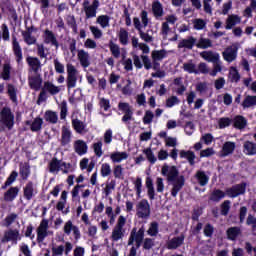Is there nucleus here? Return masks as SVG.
<instances>
[{"mask_svg":"<svg viewBox=\"0 0 256 256\" xmlns=\"http://www.w3.org/2000/svg\"><path fill=\"white\" fill-rule=\"evenodd\" d=\"M119 41L122 45H127L129 43V32L124 28H121L118 34Z\"/></svg>","mask_w":256,"mask_h":256,"instance_id":"6e6d98bb","label":"nucleus"},{"mask_svg":"<svg viewBox=\"0 0 256 256\" xmlns=\"http://www.w3.org/2000/svg\"><path fill=\"white\" fill-rule=\"evenodd\" d=\"M144 155H146L149 163L152 165H155L157 163V157H155V154L153 153V150L151 148H146L143 150Z\"/></svg>","mask_w":256,"mask_h":256,"instance_id":"0e129e2a","label":"nucleus"},{"mask_svg":"<svg viewBox=\"0 0 256 256\" xmlns=\"http://www.w3.org/2000/svg\"><path fill=\"white\" fill-rule=\"evenodd\" d=\"M185 241V236L180 235L178 237L172 238L168 244L167 248L168 249H177L178 247H181L183 245V242Z\"/></svg>","mask_w":256,"mask_h":256,"instance_id":"7c9ffc66","label":"nucleus"},{"mask_svg":"<svg viewBox=\"0 0 256 256\" xmlns=\"http://www.w3.org/2000/svg\"><path fill=\"white\" fill-rule=\"evenodd\" d=\"M239 235H241V229L239 227H231L227 230V237L230 241H235Z\"/></svg>","mask_w":256,"mask_h":256,"instance_id":"de8ad7c7","label":"nucleus"},{"mask_svg":"<svg viewBox=\"0 0 256 256\" xmlns=\"http://www.w3.org/2000/svg\"><path fill=\"white\" fill-rule=\"evenodd\" d=\"M145 185L147 189V195L150 201H153V199H155V186L153 185V179H151V177H147Z\"/></svg>","mask_w":256,"mask_h":256,"instance_id":"2f4dec72","label":"nucleus"},{"mask_svg":"<svg viewBox=\"0 0 256 256\" xmlns=\"http://www.w3.org/2000/svg\"><path fill=\"white\" fill-rule=\"evenodd\" d=\"M28 83L30 88L34 91H40L41 86L43 85V78L39 74L30 75L28 78Z\"/></svg>","mask_w":256,"mask_h":256,"instance_id":"a211bd4d","label":"nucleus"},{"mask_svg":"<svg viewBox=\"0 0 256 256\" xmlns=\"http://www.w3.org/2000/svg\"><path fill=\"white\" fill-rule=\"evenodd\" d=\"M93 150L96 155V157H102L103 156V142L99 140L98 142H95L93 144Z\"/></svg>","mask_w":256,"mask_h":256,"instance_id":"338daca9","label":"nucleus"},{"mask_svg":"<svg viewBox=\"0 0 256 256\" xmlns=\"http://www.w3.org/2000/svg\"><path fill=\"white\" fill-rule=\"evenodd\" d=\"M22 37L26 45H35L37 43V38L33 36L31 30L23 31Z\"/></svg>","mask_w":256,"mask_h":256,"instance_id":"c9c22d12","label":"nucleus"},{"mask_svg":"<svg viewBox=\"0 0 256 256\" xmlns=\"http://www.w3.org/2000/svg\"><path fill=\"white\" fill-rule=\"evenodd\" d=\"M134 189L136 191L137 197L141 199V193H143V180L141 177H137L134 181Z\"/></svg>","mask_w":256,"mask_h":256,"instance_id":"5fc2aeb1","label":"nucleus"},{"mask_svg":"<svg viewBox=\"0 0 256 256\" xmlns=\"http://www.w3.org/2000/svg\"><path fill=\"white\" fill-rule=\"evenodd\" d=\"M111 173H112L111 164L103 163L100 168L101 177H109Z\"/></svg>","mask_w":256,"mask_h":256,"instance_id":"69168bd1","label":"nucleus"},{"mask_svg":"<svg viewBox=\"0 0 256 256\" xmlns=\"http://www.w3.org/2000/svg\"><path fill=\"white\" fill-rule=\"evenodd\" d=\"M196 47L198 49H209V47H213V43L209 38H200L198 42H196Z\"/></svg>","mask_w":256,"mask_h":256,"instance_id":"8fccbe9b","label":"nucleus"},{"mask_svg":"<svg viewBox=\"0 0 256 256\" xmlns=\"http://www.w3.org/2000/svg\"><path fill=\"white\" fill-rule=\"evenodd\" d=\"M234 127L236 129H245L247 127V119L243 116H236L234 118Z\"/></svg>","mask_w":256,"mask_h":256,"instance_id":"09e8293b","label":"nucleus"},{"mask_svg":"<svg viewBox=\"0 0 256 256\" xmlns=\"http://www.w3.org/2000/svg\"><path fill=\"white\" fill-rule=\"evenodd\" d=\"M20 252L22 254H19V256H32L31 255V249H29V245L25 243H21L19 246Z\"/></svg>","mask_w":256,"mask_h":256,"instance_id":"774afa93","label":"nucleus"},{"mask_svg":"<svg viewBox=\"0 0 256 256\" xmlns=\"http://www.w3.org/2000/svg\"><path fill=\"white\" fill-rule=\"evenodd\" d=\"M239 48L236 45H232L227 47L222 52V57L226 63H233V61H237V55H238Z\"/></svg>","mask_w":256,"mask_h":256,"instance_id":"9b49d317","label":"nucleus"},{"mask_svg":"<svg viewBox=\"0 0 256 256\" xmlns=\"http://www.w3.org/2000/svg\"><path fill=\"white\" fill-rule=\"evenodd\" d=\"M19 219V215L15 213H10L8 216L5 217L4 219V227H11L15 221Z\"/></svg>","mask_w":256,"mask_h":256,"instance_id":"bf43d9fd","label":"nucleus"},{"mask_svg":"<svg viewBox=\"0 0 256 256\" xmlns=\"http://www.w3.org/2000/svg\"><path fill=\"white\" fill-rule=\"evenodd\" d=\"M44 43L47 45H52V47H55L56 49H59V42L57 41V37L51 30H45L44 31Z\"/></svg>","mask_w":256,"mask_h":256,"instance_id":"4be33fe9","label":"nucleus"},{"mask_svg":"<svg viewBox=\"0 0 256 256\" xmlns=\"http://www.w3.org/2000/svg\"><path fill=\"white\" fill-rule=\"evenodd\" d=\"M161 174L163 177H166L168 183H171L172 185V197H177L179 191L185 187V177L183 175H179V169H177V166H170L168 164H164L162 166Z\"/></svg>","mask_w":256,"mask_h":256,"instance_id":"f257e3e1","label":"nucleus"},{"mask_svg":"<svg viewBox=\"0 0 256 256\" xmlns=\"http://www.w3.org/2000/svg\"><path fill=\"white\" fill-rule=\"evenodd\" d=\"M71 139H73V132L71 131V127L62 126L60 138V143L62 147L69 145V143H71Z\"/></svg>","mask_w":256,"mask_h":256,"instance_id":"f3484780","label":"nucleus"},{"mask_svg":"<svg viewBox=\"0 0 256 256\" xmlns=\"http://www.w3.org/2000/svg\"><path fill=\"white\" fill-rule=\"evenodd\" d=\"M73 147L77 155H85L87 153V143L83 140L74 141Z\"/></svg>","mask_w":256,"mask_h":256,"instance_id":"cd10ccee","label":"nucleus"},{"mask_svg":"<svg viewBox=\"0 0 256 256\" xmlns=\"http://www.w3.org/2000/svg\"><path fill=\"white\" fill-rule=\"evenodd\" d=\"M46 93L50 95H57L61 93V87L56 86L53 82L46 81L44 82L43 88Z\"/></svg>","mask_w":256,"mask_h":256,"instance_id":"c85d7f7f","label":"nucleus"},{"mask_svg":"<svg viewBox=\"0 0 256 256\" xmlns=\"http://www.w3.org/2000/svg\"><path fill=\"white\" fill-rule=\"evenodd\" d=\"M200 57L204 59V61H207L208 63H218L221 61V55L219 53L214 51H204L200 53Z\"/></svg>","mask_w":256,"mask_h":256,"instance_id":"aec40b11","label":"nucleus"},{"mask_svg":"<svg viewBox=\"0 0 256 256\" xmlns=\"http://www.w3.org/2000/svg\"><path fill=\"white\" fill-rule=\"evenodd\" d=\"M48 169L50 173H53V175H58L59 171H62V173L67 175V173H69V164L57 158H52L48 163Z\"/></svg>","mask_w":256,"mask_h":256,"instance_id":"39448f33","label":"nucleus"},{"mask_svg":"<svg viewBox=\"0 0 256 256\" xmlns=\"http://www.w3.org/2000/svg\"><path fill=\"white\" fill-rule=\"evenodd\" d=\"M99 0H93L90 4L89 1L83 2V9L86 15V19H93L97 17V10L99 9Z\"/></svg>","mask_w":256,"mask_h":256,"instance_id":"9d476101","label":"nucleus"},{"mask_svg":"<svg viewBox=\"0 0 256 256\" xmlns=\"http://www.w3.org/2000/svg\"><path fill=\"white\" fill-rule=\"evenodd\" d=\"M80 169L82 171H85V169L88 171V173H91L93 169H95V162H90L89 163V158H83L80 161Z\"/></svg>","mask_w":256,"mask_h":256,"instance_id":"79ce46f5","label":"nucleus"},{"mask_svg":"<svg viewBox=\"0 0 256 256\" xmlns=\"http://www.w3.org/2000/svg\"><path fill=\"white\" fill-rule=\"evenodd\" d=\"M12 49L16 57L17 63L23 61V50L21 49V45L19 44V41H17V37L15 36H12Z\"/></svg>","mask_w":256,"mask_h":256,"instance_id":"5701e85b","label":"nucleus"},{"mask_svg":"<svg viewBox=\"0 0 256 256\" xmlns=\"http://www.w3.org/2000/svg\"><path fill=\"white\" fill-rule=\"evenodd\" d=\"M73 251V244L71 242H65L63 245H58L52 247V256H62L63 253L65 256H71L69 253Z\"/></svg>","mask_w":256,"mask_h":256,"instance_id":"f8f14e48","label":"nucleus"},{"mask_svg":"<svg viewBox=\"0 0 256 256\" xmlns=\"http://www.w3.org/2000/svg\"><path fill=\"white\" fill-rule=\"evenodd\" d=\"M29 175H31V166L27 163L20 166V176L23 181H27L29 179Z\"/></svg>","mask_w":256,"mask_h":256,"instance_id":"49530a36","label":"nucleus"},{"mask_svg":"<svg viewBox=\"0 0 256 256\" xmlns=\"http://www.w3.org/2000/svg\"><path fill=\"white\" fill-rule=\"evenodd\" d=\"M152 12L154 17L159 18V17H163V4H161V2L159 1H154L152 3Z\"/></svg>","mask_w":256,"mask_h":256,"instance_id":"4c0bfd02","label":"nucleus"},{"mask_svg":"<svg viewBox=\"0 0 256 256\" xmlns=\"http://www.w3.org/2000/svg\"><path fill=\"white\" fill-rule=\"evenodd\" d=\"M195 177L201 187H205L209 183V176L204 171H198Z\"/></svg>","mask_w":256,"mask_h":256,"instance_id":"a18cd8bd","label":"nucleus"},{"mask_svg":"<svg viewBox=\"0 0 256 256\" xmlns=\"http://www.w3.org/2000/svg\"><path fill=\"white\" fill-rule=\"evenodd\" d=\"M246 189H247L246 183L237 184L231 188H228L226 190V195L232 198L239 197V195H244Z\"/></svg>","mask_w":256,"mask_h":256,"instance_id":"dca6fc26","label":"nucleus"},{"mask_svg":"<svg viewBox=\"0 0 256 256\" xmlns=\"http://www.w3.org/2000/svg\"><path fill=\"white\" fill-rule=\"evenodd\" d=\"M26 125H30V129L33 132L41 131V127H43V120L37 117L32 122L27 121Z\"/></svg>","mask_w":256,"mask_h":256,"instance_id":"e433bc0d","label":"nucleus"},{"mask_svg":"<svg viewBox=\"0 0 256 256\" xmlns=\"http://www.w3.org/2000/svg\"><path fill=\"white\" fill-rule=\"evenodd\" d=\"M225 23H226L225 29L231 30L233 29V27H235V25H239V23H241V17L237 14H230L226 18Z\"/></svg>","mask_w":256,"mask_h":256,"instance_id":"a878e982","label":"nucleus"},{"mask_svg":"<svg viewBox=\"0 0 256 256\" xmlns=\"http://www.w3.org/2000/svg\"><path fill=\"white\" fill-rule=\"evenodd\" d=\"M125 225H127V218L123 215L119 216L116 225L112 229L110 236L111 241L114 243H117V241H122L127 234V228H125Z\"/></svg>","mask_w":256,"mask_h":256,"instance_id":"f03ea898","label":"nucleus"},{"mask_svg":"<svg viewBox=\"0 0 256 256\" xmlns=\"http://www.w3.org/2000/svg\"><path fill=\"white\" fill-rule=\"evenodd\" d=\"M78 61L81 65V67H83V69H87V67H89V65H91V57L89 56V52L80 49L78 50Z\"/></svg>","mask_w":256,"mask_h":256,"instance_id":"6ab92c4d","label":"nucleus"},{"mask_svg":"<svg viewBox=\"0 0 256 256\" xmlns=\"http://www.w3.org/2000/svg\"><path fill=\"white\" fill-rule=\"evenodd\" d=\"M39 193L37 186L32 181H29L23 187V197L26 201H31Z\"/></svg>","mask_w":256,"mask_h":256,"instance_id":"4468645a","label":"nucleus"},{"mask_svg":"<svg viewBox=\"0 0 256 256\" xmlns=\"http://www.w3.org/2000/svg\"><path fill=\"white\" fill-rule=\"evenodd\" d=\"M193 27L196 29V31H201L207 27V22L201 18H197L193 20Z\"/></svg>","mask_w":256,"mask_h":256,"instance_id":"e2e57ef3","label":"nucleus"},{"mask_svg":"<svg viewBox=\"0 0 256 256\" xmlns=\"http://www.w3.org/2000/svg\"><path fill=\"white\" fill-rule=\"evenodd\" d=\"M195 45H197V38H195L193 36H189L187 38L182 39L178 43V49L191 50V49H193V47H195Z\"/></svg>","mask_w":256,"mask_h":256,"instance_id":"412c9836","label":"nucleus"},{"mask_svg":"<svg viewBox=\"0 0 256 256\" xmlns=\"http://www.w3.org/2000/svg\"><path fill=\"white\" fill-rule=\"evenodd\" d=\"M72 127L76 133L82 135V133H87V124L79 119H72Z\"/></svg>","mask_w":256,"mask_h":256,"instance_id":"c756f323","label":"nucleus"},{"mask_svg":"<svg viewBox=\"0 0 256 256\" xmlns=\"http://www.w3.org/2000/svg\"><path fill=\"white\" fill-rule=\"evenodd\" d=\"M7 93L12 103H17V89L13 84H8Z\"/></svg>","mask_w":256,"mask_h":256,"instance_id":"864d4df0","label":"nucleus"},{"mask_svg":"<svg viewBox=\"0 0 256 256\" xmlns=\"http://www.w3.org/2000/svg\"><path fill=\"white\" fill-rule=\"evenodd\" d=\"M182 69L186 73L194 74V75H199V71H197V65L193 63V60H190L188 62H185L182 66Z\"/></svg>","mask_w":256,"mask_h":256,"instance_id":"f704fd0d","label":"nucleus"},{"mask_svg":"<svg viewBox=\"0 0 256 256\" xmlns=\"http://www.w3.org/2000/svg\"><path fill=\"white\" fill-rule=\"evenodd\" d=\"M44 119L48 123H52L53 125H55L57 121H59V115L57 114V112L48 110L44 114Z\"/></svg>","mask_w":256,"mask_h":256,"instance_id":"58836bf2","label":"nucleus"},{"mask_svg":"<svg viewBox=\"0 0 256 256\" xmlns=\"http://www.w3.org/2000/svg\"><path fill=\"white\" fill-rule=\"evenodd\" d=\"M109 49H110L113 57H115V59H119V57H121V48L119 47V45H117L113 42H110Z\"/></svg>","mask_w":256,"mask_h":256,"instance_id":"680f3d73","label":"nucleus"},{"mask_svg":"<svg viewBox=\"0 0 256 256\" xmlns=\"http://www.w3.org/2000/svg\"><path fill=\"white\" fill-rule=\"evenodd\" d=\"M136 216L138 219H149L151 217V204L147 199H142L136 204Z\"/></svg>","mask_w":256,"mask_h":256,"instance_id":"423d86ee","label":"nucleus"},{"mask_svg":"<svg viewBox=\"0 0 256 256\" xmlns=\"http://www.w3.org/2000/svg\"><path fill=\"white\" fill-rule=\"evenodd\" d=\"M15 125V115L9 108H3L0 112V133L5 129L11 131Z\"/></svg>","mask_w":256,"mask_h":256,"instance_id":"7ed1b4c3","label":"nucleus"},{"mask_svg":"<svg viewBox=\"0 0 256 256\" xmlns=\"http://www.w3.org/2000/svg\"><path fill=\"white\" fill-rule=\"evenodd\" d=\"M144 237H145V226H141L138 231H137V228H133L130 233L128 245H133V243H136L137 247H141V243H143Z\"/></svg>","mask_w":256,"mask_h":256,"instance_id":"1a4fd4ad","label":"nucleus"},{"mask_svg":"<svg viewBox=\"0 0 256 256\" xmlns=\"http://www.w3.org/2000/svg\"><path fill=\"white\" fill-rule=\"evenodd\" d=\"M113 175L115 179H125V173L123 172V166L121 164L114 166Z\"/></svg>","mask_w":256,"mask_h":256,"instance_id":"13d9d810","label":"nucleus"},{"mask_svg":"<svg viewBox=\"0 0 256 256\" xmlns=\"http://www.w3.org/2000/svg\"><path fill=\"white\" fill-rule=\"evenodd\" d=\"M243 149L245 155H256V144L251 141L244 142Z\"/></svg>","mask_w":256,"mask_h":256,"instance_id":"ea45409f","label":"nucleus"},{"mask_svg":"<svg viewBox=\"0 0 256 256\" xmlns=\"http://www.w3.org/2000/svg\"><path fill=\"white\" fill-rule=\"evenodd\" d=\"M158 233H159V223L157 222L150 223V226L147 230V234L150 235V237H157Z\"/></svg>","mask_w":256,"mask_h":256,"instance_id":"052dcab7","label":"nucleus"},{"mask_svg":"<svg viewBox=\"0 0 256 256\" xmlns=\"http://www.w3.org/2000/svg\"><path fill=\"white\" fill-rule=\"evenodd\" d=\"M17 177H19V173L17 171H12L10 176L7 178L6 182L2 186V189H7V187H11L15 181H17Z\"/></svg>","mask_w":256,"mask_h":256,"instance_id":"3c124183","label":"nucleus"},{"mask_svg":"<svg viewBox=\"0 0 256 256\" xmlns=\"http://www.w3.org/2000/svg\"><path fill=\"white\" fill-rule=\"evenodd\" d=\"M179 155L181 159H187L190 165H195V152L191 150H181Z\"/></svg>","mask_w":256,"mask_h":256,"instance_id":"473e14b6","label":"nucleus"},{"mask_svg":"<svg viewBox=\"0 0 256 256\" xmlns=\"http://www.w3.org/2000/svg\"><path fill=\"white\" fill-rule=\"evenodd\" d=\"M19 195V187L14 186L10 187L5 193H4V201L7 203H11L17 199V196Z\"/></svg>","mask_w":256,"mask_h":256,"instance_id":"393cba45","label":"nucleus"},{"mask_svg":"<svg viewBox=\"0 0 256 256\" xmlns=\"http://www.w3.org/2000/svg\"><path fill=\"white\" fill-rule=\"evenodd\" d=\"M235 147H237L235 142H232V141L225 142L222 146L221 157H229V155H233L235 151Z\"/></svg>","mask_w":256,"mask_h":256,"instance_id":"bb28decb","label":"nucleus"},{"mask_svg":"<svg viewBox=\"0 0 256 256\" xmlns=\"http://www.w3.org/2000/svg\"><path fill=\"white\" fill-rule=\"evenodd\" d=\"M27 63L31 67L32 71H34V73H38L39 69H41V61H39L38 58L28 57Z\"/></svg>","mask_w":256,"mask_h":256,"instance_id":"a19ab883","label":"nucleus"},{"mask_svg":"<svg viewBox=\"0 0 256 256\" xmlns=\"http://www.w3.org/2000/svg\"><path fill=\"white\" fill-rule=\"evenodd\" d=\"M151 57L153 61V70L159 71V69H161L159 61H162L167 57V52L165 50H153Z\"/></svg>","mask_w":256,"mask_h":256,"instance_id":"ddd939ff","label":"nucleus"},{"mask_svg":"<svg viewBox=\"0 0 256 256\" xmlns=\"http://www.w3.org/2000/svg\"><path fill=\"white\" fill-rule=\"evenodd\" d=\"M37 233V242L43 243L45 241L46 237H49V235H53V231L49 230V220L48 219H42L39 226L36 229Z\"/></svg>","mask_w":256,"mask_h":256,"instance_id":"0eeeda50","label":"nucleus"},{"mask_svg":"<svg viewBox=\"0 0 256 256\" xmlns=\"http://www.w3.org/2000/svg\"><path fill=\"white\" fill-rule=\"evenodd\" d=\"M228 79L231 83H239L241 80V74H239V70L234 66H231L229 69Z\"/></svg>","mask_w":256,"mask_h":256,"instance_id":"72a5a7b5","label":"nucleus"},{"mask_svg":"<svg viewBox=\"0 0 256 256\" xmlns=\"http://www.w3.org/2000/svg\"><path fill=\"white\" fill-rule=\"evenodd\" d=\"M1 243H12V245H17L18 241H21V233L18 229H8L4 232L1 238Z\"/></svg>","mask_w":256,"mask_h":256,"instance_id":"6e6552de","label":"nucleus"},{"mask_svg":"<svg viewBox=\"0 0 256 256\" xmlns=\"http://www.w3.org/2000/svg\"><path fill=\"white\" fill-rule=\"evenodd\" d=\"M66 71H67V89H75L77 87V80L79 79V70L75 67V65L68 63L66 65Z\"/></svg>","mask_w":256,"mask_h":256,"instance_id":"20e7f679","label":"nucleus"},{"mask_svg":"<svg viewBox=\"0 0 256 256\" xmlns=\"http://www.w3.org/2000/svg\"><path fill=\"white\" fill-rule=\"evenodd\" d=\"M63 231L65 235H71L73 233L74 239H81V231H79V227H77L75 224H73V221L68 220L65 222Z\"/></svg>","mask_w":256,"mask_h":256,"instance_id":"2eb2a0df","label":"nucleus"},{"mask_svg":"<svg viewBox=\"0 0 256 256\" xmlns=\"http://www.w3.org/2000/svg\"><path fill=\"white\" fill-rule=\"evenodd\" d=\"M110 159L112 163H123L129 159V153L125 151H115L110 154Z\"/></svg>","mask_w":256,"mask_h":256,"instance_id":"b1692460","label":"nucleus"},{"mask_svg":"<svg viewBox=\"0 0 256 256\" xmlns=\"http://www.w3.org/2000/svg\"><path fill=\"white\" fill-rule=\"evenodd\" d=\"M225 192L222 190H214L210 196V201H214L215 203H219L221 199H225Z\"/></svg>","mask_w":256,"mask_h":256,"instance_id":"603ef678","label":"nucleus"},{"mask_svg":"<svg viewBox=\"0 0 256 256\" xmlns=\"http://www.w3.org/2000/svg\"><path fill=\"white\" fill-rule=\"evenodd\" d=\"M221 71H223V62L220 60L213 64V69L212 71H209V75L211 77H217V73H221Z\"/></svg>","mask_w":256,"mask_h":256,"instance_id":"4d7b16f0","label":"nucleus"},{"mask_svg":"<svg viewBox=\"0 0 256 256\" xmlns=\"http://www.w3.org/2000/svg\"><path fill=\"white\" fill-rule=\"evenodd\" d=\"M256 106V96L248 95L242 102V107L244 109H251V107Z\"/></svg>","mask_w":256,"mask_h":256,"instance_id":"37998d69","label":"nucleus"},{"mask_svg":"<svg viewBox=\"0 0 256 256\" xmlns=\"http://www.w3.org/2000/svg\"><path fill=\"white\" fill-rule=\"evenodd\" d=\"M111 18L107 15H100L96 19V23L100 25L102 29H107L110 26Z\"/></svg>","mask_w":256,"mask_h":256,"instance_id":"c03bdc74","label":"nucleus"}]
</instances>
